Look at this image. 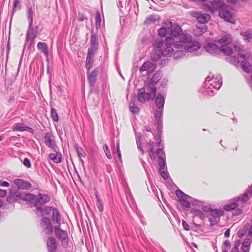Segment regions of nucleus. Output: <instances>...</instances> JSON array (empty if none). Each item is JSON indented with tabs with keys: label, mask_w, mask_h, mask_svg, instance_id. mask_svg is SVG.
I'll return each instance as SVG.
<instances>
[{
	"label": "nucleus",
	"mask_w": 252,
	"mask_h": 252,
	"mask_svg": "<svg viewBox=\"0 0 252 252\" xmlns=\"http://www.w3.org/2000/svg\"><path fill=\"white\" fill-rule=\"evenodd\" d=\"M174 39L172 37H167L165 42L162 40L157 41L154 45L155 54L151 56L152 60L157 61L161 57L171 56L173 52L172 45Z\"/></svg>",
	"instance_id": "f257e3e1"
},
{
	"label": "nucleus",
	"mask_w": 252,
	"mask_h": 252,
	"mask_svg": "<svg viewBox=\"0 0 252 252\" xmlns=\"http://www.w3.org/2000/svg\"><path fill=\"white\" fill-rule=\"evenodd\" d=\"M251 196H252V185L242 197H235L230 200L228 204L224 206L223 209L227 211H231L239 207L235 210V215H239L242 213V208L244 207L245 204Z\"/></svg>",
	"instance_id": "f03ea898"
},
{
	"label": "nucleus",
	"mask_w": 252,
	"mask_h": 252,
	"mask_svg": "<svg viewBox=\"0 0 252 252\" xmlns=\"http://www.w3.org/2000/svg\"><path fill=\"white\" fill-rule=\"evenodd\" d=\"M232 42V39L231 36L229 34H225L220 39H218L217 42L220 45V52L226 55L231 54L232 50L228 45H230Z\"/></svg>",
	"instance_id": "7ed1b4c3"
},
{
	"label": "nucleus",
	"mask_w": 252,
	"mask_h": 252,
	"mask_svg": "<svg viewBox=\"0 0 252 252\" xmlns=\"http://www.w3.org/2000/svg\"><path fill=\"white\" fill-rule=\"evenodd\" d=\"M55 232L56 237L61 240L63 248H66L68 244V238L65 231L62 230L59 225L55 226Z\"/></svg>",
	"instance_id": "20e7f679"
},
{
	"label": "nucleus",
	"mask_w": 252,
	"mask_h": 252,
	"mask_svg": "<svg viewBox=\"0 0 252 252\" xmlns=\"http://www.w3.org/2000/svg\"><path fill=\"white\" fill-rule=\"evenodd\" d=\"M189 36L186 35L184 40L182 41V43H187V44L185 46V48L188 52H192L200 48V45L198 42H189Z\"/></svg>",
	"instance_id": "39448f33"
},
{
	"label": "nucleus",
	"mask_w": 252,
	"mask_h": 252,
	"mask_svg": "<svg viewBox=\"0 0 252 252\" xmlns=\"http://www.w3.org/2000/svg\"><path fill=\"white\" fill-rule=\"evenodd\" d=\"M176 195L180 198V203L186 208H189L190 207V201H191V198L184 193L180 190H177L176 191Z\"/></svg>",
	"instance_id": "423d86ee"
},
{
	"label": "nucleus",
	"mask_w": 252,
	"mask_h": 252,
	"mask_svg": "<svg viewBox=\"0 0 252 252\" xmlns=\"http://www.w3.org/2000/svg\"><path fill=\"white\" fill-rule=\"evenodd\" d=\"M211 217L209 218L211 225H214L220 220V218L223 215V211L221 209H213L210 213Z\"/></svg>",
	"instance_id": "0eeeda50"
},
{
	"label": "nucleus",
	"mask_w": 252,
	"mask_h": 252,
	"mask_svg": "<svg viewBox=\"0 0 252 252\" xmlns=\"http://www.w3.org/2000/svg\"><path fill=\"white\" fill-rule=\"evenodd\" d=\"M224 6L223 1L222 0H214L210 4L206 5L205 6L207 7L209 11L212 12L221 9Z\"/></svg>",
	"instance_id": "6e6552de"
},
{
	"label": "nucleus",
	"mask_w": 252,
	"mask_h": 252,
	"mask_svg": "<svg viewBox=\"0 0 252 252\" xmlns=\"http://www.w3.org/2000/svg\"><path fill=\"white\" fill-rule=\"evenodd\" d=\"M41 225L43 231L48 234H51L53 231V228L51 225V221L47 217H43L41 220Z\"/></svg>",
	"instance_id": "1a4fd4ad"
},
{
	"label": "nucleus",
	"mask_w": 252,
	"mask_h": 252,
	"mask_svg": "<svg viewBox=\"0 0 252 252\" xmlns=\"http://www.w3.org/2000/svg\"><path fill=\"white\" fill-rule=\"evenodd\" d=\"M165 102V98L160 94H158L156 97V104L157 107L159 109V111H157L155 114V117L157 118L158 116L161 115V110L163 109Z\"/></svg>",
	"instance_id": "9d476101"
},
{
	"label": "nucleus",
	"mask_w": 252,
	"mask_h": 252,
	"mask_svg": "<svg viewBox=\"0 0 252 252\" xmlns=\"http://www.w3.org/2000/svg\"><path fill=\"white\" fill-rule=\"evenodd\" d=\"M191 15L195 18L197 21L202 24L207 23L211 19V16L207 14H203L200 12H192Z\"/></svg>",
	"instance_id": "9b49d317"
},
{
	"label": "nucleus",
	"mask_w": 252,
	"mask_h": 252,
	"mask_svg": "<svg viewBox=\"0 0 252 252\" xmlns=\"http://www.w3.org/2000/svg\"><path fill=\"white\" fill-rule=\"evenodd\" d=\"M151 98L153 99L149 93L145 92V88H142L139 89L138 92V99L140 102L144 103L146 101H149Z\"/></svg>",
	"instance_id": "f8f14e48"
},
{
	"label": "nucleus",
	"mask_w": 252,
	"mask_h": 252,
	"mask_svg": "<svg viewBox=\"0 0 252 252\" xmlns=\"http://www.w3.org/2000/svg\"><path fill=\"white\" fill-rule=\"evenodd\" d=\"M219 15L220 18L224 19L226 21L234 23L231 12L226 9L224 5L220 9Z\"/></svg>",
	"instance_id": "ddd939ff"
},
{
	"label": "nucleus",
	"mask_w": 252,
	"mask_h": 252,
	"mask_svg": "<svg viewBox=\"0 0 252 252\" xmlns=\"http://www.w3.org/2000/svg\"><path fill=\"white\" fill-rule=\"evenodd\" d=\"M46 245L49 252H55L57 248L56 239L54 237H49L46 241Z\"/></svg>",
	"instance_id": "4468645a"
},
{
	"label": "nucleus",
	"mask_w": 252,
	"mask_h": 252,
	"mask_svg": "<svg viewBox=\"0 0 252 252\" xmlns=\"http://www.w3.org/2000/svg\"><path fill=\"white\" fill-rule=\"evenodd\" d=\"M50 200V196L46 194L39 193L38 195V198H35V205L36 207L38 206V204L43 205L45 204Z\"/></svg>",
	"instance_id": "2eb2a0df"
},
{
	"label": "nucleus",
	"mask_w": 252,
	"mask_h": 252,
	"mask_svg": "<svg viewBox=\"0 0 252 252\" xmlns=\"http://www.w3.org/2000/svg\"><path fill=\"white\" fill-rule=\"evenodd\" d=\"M98 71V68H96L90 73L88 72V80L91 86L95 84Z\"/></svg>",
	"instance_id": "dca6fc26"
},
{
	"label": "nucleus",
	"mask_w": 252,
	"mask_h": 252,
	"mask_svg": "<svg viewBox=\"0 0 252 252\" xmlns=\"http://www.w3.org/2000/svg\"><path fill=\"white\" fill-rule=\"evenodd\" d=\"M206 50L210 54H217L220 52V48L215 43H208L205 46Z\"/></svg>",
	"instance_id": "f3484780"
},
{
	"label": "nucleus",
	"mask_w": 252,
	"mask_h": 252,
	"mask_svg": "<svg viewBox=\"0 0 252 252\" xmlns=\"http://www.w3.org/2000/svg\"><path fill=\"white\" fill-rule=\"evenodd\" d=\"M14 183L18 188L21 189H28L31 187V185L30 183L24 181L22 179H16L14 180Z\"/></svg>",
	"instance_id": "a211bd4d"
},
{
	"label": "nucleus",
	"mask_w": 252,
	"mask_h": 252,
	"mask_svg": "<svg viewBox=\"0 0 252 252\" xmlns=\"http://www.w3.org/2000/svg\"><path fill=\"white\" fill-rule=\"evenodd\" d=\"M44 142L49 147L53 148L55 145L54 138L50 133H45L44 137Z\"/></svg>",
	"instance_id": "6ab92c4d"
},
{
	"label": "nucleus",
	"mask_w": 252,
	"mask_h": 252,
	"mask_svg": "<svg viewBox=\"0 0 252 252\" xmlns=\"http://www.w3.org/2000/svg\"><path fill=\"white\" fill-rule=\"evenodd\" d=\"M12 129L13 131H28L31 132L32 130V128L21 123L15 124Z\"/></svg>",
	"instance_id": "aec40b11"
},
{
	"label": "nucleus",
	"mask_w": 252,
	"mask_h": 252,
	"mask_svg": "<svg viewBox=\"0 0 252 252\" xmlns=\"http://www.w3.org/2000/svg\"><path fill=\"white\" fill-rule=\"evenodd\" d=\"M37 48L46 57H48V48L47 43L39 42L37 44Z\"/></svg>",
	"instance_id": "412c9836"
},
{
	"label": "nucleus",
	"mask_w": 252,
	"mask_h": 252,
	"mask_svg": "<svg viewBox=\"0 0 252 252\" xmlns=\"http://www.w3.org/2000/svg\"><path fill=\"white\" fill-rule=\"evenodd\" d=\"M182 30L180 27L178 26H175L170 31V34L171 36L174 37H176L180 36V39L185 37L186 35H181L182 32Z\"/></svg>",
	"instance_id": "4be33fe9"
},
{
	"label": "nucleus",
	"mask_w": 252,
	"mask_h": 252,
	"mask_svg": "<svg viewBox=\"0 0 252 252\" xmlns=\"http://www.w3.org/2000/svg\"><path fill=\"white\" fill-rule=\"evenodd\" d=\"M154 68L155 67L154 66V64L150 62H146L142 64L139 69V71L140 72L147 71L150 73L153 71Z\"/></svg>",
	"instance_id": "5701e85b"
},
{
	"label": "nucleus",
	"mask_w": 252,
	"mask_h": 252,
	"mask_svg": "<svg viewBox=\"0 0 252 252\" xmlns=\"http://www.w3.org/2000/svg\"><path fill=\"white\" fill-rule=\"evenodd\" d=\"M146 90L147 91V92L149 93V94L153 98L155 96L157 92V89L155 87V84L149 82L146 86L145 91Z\"/></svg>",
	"instance_id": "b1692460"
},
{
	"label": "nucleus",
	"mask_w": 252,
	"mask_h": 252,
	"mask_svg": "<svg viewBox=\"0 0 252 252\" xmlns=\"http://www.w3.org/2000/svg\"><path fill=\"white\" fill-rule=\"evenodd\" d=\"M51 219L53 221H55L58 224H61V216L59 211L56 208H53Z\"/></svg>",
	"instance_id": "393cba45"
},
{
	"label": "nucleus",
	"mask_w": 252,
	"mask_h": 252,
	"mask_svg": "<svg viewBox=\"0 0 252 252\" xmlns=\"http://www.w3.org/2000/svg\"><path fill=\"white\" fill-rule=\"evenodd\" d=\"M20 196L22 200L29 202L35 201L36 198V196L31 193L21 194Z\"/></svg>",
	"instance_id": "a878e982"
},
{
	"label": "nucleus",
	"mask_w": 252,
	"mask_h": 252,
	"mask_svg": "<svg viewBox=\"0 0 252 252\" xmlns=\"http://www.w3.org/2000/svg\"><path fill=\"white\" fill-rule=\"evenodd\" d=\"M241 35L243 37L245 41L249 42L252 39V32L251 31L241 32Z\"/></svg>",
	"instance_id": "bb28decb"
},
{
	"label": "nucleus",
	"mask_w": 252,
	"mask_h": 252,
	"mask_svg": "<svg viewBox=\"0 0 252 252\" xmlns=\"http://www.w3.org/2000/svg\"><path fill=\"white\" fill-rule=\"evenodd\" d=\"M53 207L49 206L45 207L44 208L41 206H37L36 210L40 213L43 212L45 215H49L53 212Z\"/></svg>",
	"instance_id": "cd10ccee"
},
{
	"label": "nucleus",
	"mask_w": 252,
	"mask_h": 252,
	"mask_svg": "<svg viewBox=\"0 0 252 252\" xmlns=\"http://www.w3.org/2000/svg\"><path fill=\"white\" fill-rule=\"evenodd\" d=\"M241 67L245 72L250 73L251 71L252 65L250 63L247 62L242 61L241 62Z\"/></svg>",
	"instance_id": "c85d7f7f"
},
{
	"label": "nucleus",
	"mask_w": 252,
	"mask_h": 252,
	"mask_svg": "<svg viewBox=\"0 0 252 252\" xmlns=\"http://www.w3.org/2000/svg\"><path fill=\"white\" fill-rule=\"evenodd\" d=\"M161 77L162 75L161 73L157 72L153 75V77L151 78L149 82L156 85L161 79Z\"/></svg>",
	"instance_id": "c756f323"
},
{
	"label": "nucleus",
	"mask_w": 252,
	"mask_h": 252,
	"mask_svg": "<svg viewBox=\"0 0 252 252\" xmlns=\"http://www.w3.org/2000/svg\"><path fill=\"white\" fill-rule=\"evenodd\" d=\"M158 163L159 166V171H160V169L167 170L165 158H158Z\"/></svg>",
	"instance_id": "7c9ffc66"
},
{
	"label": "nucleus",
	"mask_w": 252,
	"mask_h": 252,
	"mask_svg": "<svg viewBox=\"0 0 252 252\" xmlns=\"http://www.w3.org/2000/svg\"><path fill=\"white\" fill-rule=\"evenodd\" d=\"M93 63V61L92 58H90V57H87L86 63V68L88 70V71L92 68Z\"/></svg>",
	"instance_id": "2f4dec72"
},
{
	"label": "nucleus",
	"mask_w": 252,
	"mask_h": 252,
	"mask_svg": "<svg viewBox=\"0 0 252 252\" xmlns=\"http://www.w3.org/2000/svg\"><path fill=\"white\" fill-rule=\"evenodd\" d=\"M51 117L54 122H58L59 117L56 110L52 108L51 110Z\"/></svg>",
	"instance_id": "473e14b6"
},
{
	"label": "nucleus",
	"mask_w": 252,
	"mask_h": 252,
	"mask_svg": "<svg viewBox=\"0 0 252 252\" xmlns=\"http://www.w3.org/2000/svg\"><path fill=\"white\" fill-rule=\"evenodd\" d=\"M90 41H91V46L92 47L96 48L98 44H97V37L95 35L92 34L91 35Z\"/></svg>",
	"instance_id": "72a5a7b5"
},
{
	"label": "nucleus",
	"mask_w": 252,
	"mask_h": 252,
	"mask_svg": "<svg viewBox=\"0 0 252 252\" xmlns=\"http://www.w3.org/2000/svg\"><path fill=\"white\" fill-rule=\"evenodd\" d=\"M239 55L240 57L245 59H249L252 56L251 53L250 52H246L244 51L240 52L239 53Z\"/></svg>",
	"instance_id": "f704fd0d"
},
{
	"label": "nucleus",
	"mask_w": 252,
	"mask_h": 252,
	"mask_svg": "<svg viewBox=\"0 0 252 252\" xmlns=\"http://www.w3.org/2000/svg\"><path fill=\"white\" fill-rule=\"evenodd\" d=\"M95 26L97 28L98 27H100L101 24V16L99 12H97L96 14V17L95 18Z\"/></svg>",
	"instance_id": "c9c22d12"
},
{
	"label": "nucleus",
	"mask_w": 252,
	"mask_h": 252,
	"mask_svg": "<svg viewBox=\"0 0 252 252\" xmlns=\"http://www.w3.org/2000/svg\"><path fill=\"white\" fill-rule=\"evenodd\" d=\"M97 200L96 203V207L97 209L100 212H102L103 211V205L101 200L98 198L97 195L96 196Z\"/></svg>",
	"instance_id": "e433bc0d"
},
{
	"label": "nucleus",
	"mask_w": 252,
	"mask_h": 252,
	"mask_svg": "<svg viewBox=\"0 0 252 252\" xmlns=\"http://www.w3.org/2000/svg\"><path fill=\"white\" fill-rule=\"evenodd\" d=\"M167 32V29L166 28H161L158 30V35L162 37H165Z\"/></svg>",
	"instance_id": "4c0bfd02"
},
{
	"label": "nucleus",
	"mask_w": 252,
	"mask_h": 252,
	"mask_svg": "<svg viewBox=\"0 0 252 252\" xmlns=\"http://www.w3.org/2000/svg\"><path fill=\"white\" fill-rule=\"evenodd\" d=\"M248 227L249 225H245L242 230H239L238 231V236L239 238H242L244 236V235L246 233L248 229Z\"/></svg>",
	"instance_id": "58836bf2"
},
{
	"label": "nucleus",
	"mask_w": 252,
	"mask_h": 252,
	"mask_svg": "<svg viewBox=\"0 0 252 252\" xmlns=\"http://www.w3.org/2000/svg\"><path fill=\"white\" fill-rule=\"evenodd\" d=\"M159 171V173L161 177L163 179L166 180L169 178V173L167 172V170H162L160 169Z\"/></svg>",
	"instance_id": "ea45409f"
},
{
	"label": "nucleus",
	"mask_w": 252,
	"mask_h": 252,
	"mask_svg": "<svg viewBox=\"0 0 252 252\" xmlns=\"http://www.w3.org/2000/svg\"><path fill=\"white\" fill-rule=\"evenodd\" d=\"M129 109L133 113H137L139 112V108L133 103H130Z\"/></svg>",
	"instance_id": "a19ab883"
},
{
	"label": "nucleus",
	"mask_w": 252,
	"mask_h": 252,
	"mask_svg": "<svg viewBox=\"0 0 252 252\" xmlns=\"http://www.w3.org/2000/svg\"><path fill=\"white\" fill-rule=\"evenodd\" d=\"M252 242V237H249V238H246L242 243L243 245L251 246Z\"/></svg>",
	"instance_id": "79ce46f5"
},
{
	"label": "nucleus",
	"mask_w": 252,
	"mask_h": 252,
	"mask_svg": "<svg viewBox=\"0 0 252 252\" xmlns=\"http://www.w3.org/2000/svg\"><path fill=\"white\" fill-rule=\"evenodd\" d=\"M103 150H104L107 158H110L111 157V154L109 150V148H108V145L106 144H104L103 146Z\"/></svg>",
	"instance_id": "37998d69"
},
{
	"label": "nucleus",
	"mask_w": 252,
	"mask_h": 252,
	"mask_svg": "<svg viewBox=\"0 0 252 252\" xmlns=\"http://www.w3.org/2000/svg\"><path fill=\"white\" fill-rule=\"evenodd\" d=\"M21 162H23V164L27 168L31 167V162L29 158H24L23 161L21 159Z\"/></svg>",
	"instance_id": "c03bdc74"
},
{
	"label": "nucleus",
	"mask_w": 252,
	"mask_h": 252,
	"mask_svg": "<svg viewBox=\"0 0 252 252\" xmlns=\"http://www.w3.org/2000/svg\"><path fill=\"white\" fill-rule=\"evenodd\" d=\"M156 156L158 158H163L165 156L163 151L161 149H158L156 151Z\"/></svg>",
	"instance_id": "a18cd8bd"
},
{
	"label": "nucleus",
	"mask_w": 252,
	"mask_h": 252,
	"mask_svg": "<svg viewBox=\"0 0 252 252\" xmlns=\"http://www.w3.org/2000/svg\"><path fill=\"white\" fill-rule=\"evenodd\" d=\"M77 152L78 153V156L81 158L85 157V153L84 151V150L81 148H77L76 149Z\"/></svg>",
	"instance_id": "49530a36"
},
{
	"label": "nucleus",
	"mask_w": 252,
	"mask_h": 252,
	"mask_svg": "<svg viewBox=\"0 0 252 252\" xmlns=\"http://www.w3.org/2000/svg\"><path fill=\"white\" fill-rule=\"evenodd\" d=\"M202 210L205 212H210V213L213 209L210 205H205L202 207Z\"/></svg>",
	"instance_id": "de8ad7c7"
},
{
	"label": "nucleus",
	"mask_w": 252,
	"mask_h": 252,
	"mask_svg": "<svg viewBox=\"0 0 252 252\" xmlns=\"http://www.w3.org/2000/svg\"><path fill=\"white\" fill-rule=\"evenodd\" d=\"M94 52H95V49H93L92 48L89 49H88V55H87V57H90V58H92L93 59V56L94 55Z\"/></svg>",
	"instance_id": "09e8293b"
},
{
	"label": "nucleus",
	"mask_w": 252,
	"mask_h": 252,
	"mask_svg": "<svg viewBox=\"0 0 252 252\" xmlns=\"http://www.w3.org/2000/svg\"><path fill=\"white\" fill-rule=\"evenodd\" d=\"M29 13H28V17L31 20V24L32 23L33 20V12L31 8H30L29 9Z\"/></svg>",
	"instance_id": "8fccbe9b"
},
{
	"label": "nucleus",
	"mask_w": 252,
	"mask_h": 252,
	"mask_svg": "<svg viewBox=\"0 0 252 252\" xmlns=\"http://www.w3.org/2000/svg\"><path fill=\"white\" fill-rule=\"evenodd\" d=\"M182 224H183V226L184 228L186 230H189L190 229L189 226V224H188V223L184 220H183V221H182Z\"/></svg>",
	"instance_id": "3c124183"
},
{
	"label": "nucleus",
	"mask_w": 252,
	"mask_h": 252,
	"mask_svg": "<svg viewBox=\"0 0 252 252\" xmlns=\"http://www.w3.org/2000/svg\"><path fill=\"white\" fill-rule=\"evenodd\" d=\"M250 249V246L242 245V249L244 252H249Z\"/></svg>",
	"instance_id": "603ef678"
},
{
	"label": "nucleus",
	"mask_w": 252,
	"mask_h": 252,
	"mask_svg": "<svg viewBox=\"0 0 252 252\" xmlns=\"http://www.w3.org/2000/svg\"><path fill=\"white\" fill-rule=\"evenodd\" d=\"M7 191L5 190L0 189V197H3L6 196Z\"/></svg>",
	"instance_id": "864d4df0"
},
{
	"label": "nucleus",
	"mask_w": 252,
	"mask_h": 252,
	"mask_svg": "<svg viewBox=\"0 0 252 252\" xmlns=\"http://www.w3.org/2000/svg\"><path fill=\"white\" fill-rule=\"evenodd\" d=\"M0 186L7 187L9 186V184L6 181H0Z\"/></svg>",
	"instance_id": "5fc2aeb1"
},
{
	"label": "nucleus",
	"mask_w": 252,
	"mask_h": 252,
	"mask_svg": "<svg viewBox=\"0 0 252 252\" xmlns=\"http://www.w3.org/2000/svg\"><path fill=\"white\" fill-rule=\"evenodd\" d=\"M38 30V27L37 26H35L34 27V29L33 31V38H34L36 36Z\"/></svg>",
	"instance_id": "6e6d98bb"
},
{
	"label": "nucleus",
	"mask_w": 252,
	"mask_h": 252,
	"mask_svg": "<svg viewBox=\"0 0 252 252\" xmlns=\"http://www.w3.org/2000/svg\"><path fill=\"white\" fill-rule=\"evenodd\" d=\"M20 4V0H14L13 3L14 9L19 6Z\"/></svg>",
	"instance_id": "4d7b16f0"
},
{
	"label": "nucleus",
	"mask_w": 252,
	"mask_h": 252,
	"mask_svg": "<svg viewBox=\"0 0 252 252\" xmlns=\"http://www.w3.org/2000/svg\"><path fill=\"white\" fill-rule=\"evenodd\" d=\"M117 154H118V156L119 157V158H121L122 155L121 154V151H120V145H119V143H117Z\"/></svg>",
	"instance_id": "13d9d810"
},
{
	"label": "nucleus",
	"mask_w": 252,
	"mask_h": 252,
	"mask_svg": "<svg viewBox=\"0 0 252 252\" xmlns=\"http://www.w3.org/2000/svg\"><path fill=\"white\" fill-rule=\"evenodd\" d=\"M241 244V241L240 240H238L236 241V242H235L234 247L233 248H236L239 249Z\"/></svg>",
	"instance_id": "bf43d9fd"
},
{
	"label": "nucleus",
	"mask_w": 252,
	"mask_h": 252,
	"mask_svg": "<svg viewBox=\"0 0 252 252\" xmlns=\"http://www.w3.org/2000/svg\"><path fill=\"white\" fill-rule=\"evenodd\" d=\"M53 162L59 163L62 162V158H51Z\"/></svg>",
	"instance_id": "052dcab7"
},
{
	"label": "nucleus",
	"mask_w": 252,
	"mask_h": 252,
	"mask_svg": "<svg viewBox=\"0 0 252 252\" xmlns=\"http://www.w3.org/2000/svg\"><path fill=\"white\" fill-rule=\"evenodd\" d=\"M86 19V18L85 17V16L84 15H83V14H79V17H78V20H79V21L83 22Z\"/></svg>",
	"instance_id": "680f3d73"
},
{
	"label": "nucleus",
	"mask_w": 252,
	"mask_h": 252,
	"mask_svg": "<svg viewBox=\"0 0 252 252\" xmlns=\"http://www.w3.org/2000/svg\"><path fill=\"white\" fill-rule=\"evenodd\" d=\"M223 245L225 246V247H229L230 246V242L227 240H226L225 241H224V243H223Z\"/></svg>",
	"instance_id": "e2e57ef3"
},
{
	"label": "nucleus",
	"mask_w": 252,
	"mask_h": 252,
	"mask_svg": "<svg viewBox=\"0 0 252 252\" xmlns=\"http://www.w3.org/2000/svg\"><path fill=\"white\" fill-rule=\"evenodd\" d=\"M224 236L225 237H229L230 236V229H227L224 233Z\"/></svg>",
	"instance_id": "0e129e2a"
},
{
	"label": "nucleus",
	"mask_w": 252,
	"mask_h": 252,
	"mask_svg": "<svg viewBox=\"0 0 252 252\" xmlns=\"http://www.w3.org/2000/svg\"><path fill=\"white\" fill-rule=\"evenodd\" d=\"M165 24L167 25L168 29L172 27V23L171 21H168L167 23H165Z\"/></svg>",
	"instance_id": "69168bd1"
},
{
	"label": "nucleus",
	"mask_w": 252,
	"mask_h": 252,
	"mask_svg": "<svg viewBox=\"0 0 252 252\" xmlns=\"http://www.w3.org/2000/svg\"><path fill=\"white\" fill-rule=\"evenodd\" d=\"M231 252H239V250L236 248H233Z\"/></svg>",
	"instance_id": "338daca9"
},
{
	"label": "nucleus",
	"mask_w": 252,
	"mask_h": 252,
	"mask_svg": "<svg viewBox=\"0 0 252 252\" xmlns=\"http://www.w3.org/2000/svg\"><path fill=\"white\" fill-rule=\"evenodd\" d=\"M226 1L229 3H234L237 1V0H226Z\"/></svg>",
	"instance_id": "774afa93"
}]
</instances>
